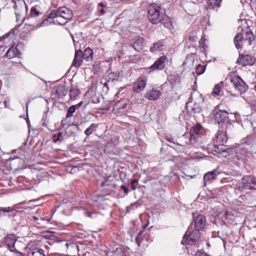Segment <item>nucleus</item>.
I'll use <instances>...</instances> for the list:
<instances>
[{
	"label": "nucleus",
	"mask_w": 256,
	"mask_h": 256,
	"mask_svg": "<svg viewBox=\"0 0 256 256\" xmlns=\"http://www.w3.org/2000/svg\"><path fill=\"white\" fill-rule=\"evenodd\" d=\"M190 94V98L186 104V108L188 112L194 115L201 112L202 108L200 104L203 102V98L202 95L196 90H193Z\"/></svg>",
	"instance_id": "1"
},
{
	"label": "nucleus",
	"mask_w": 256,
	"mask_h": 256,
	"mask_svg": "<svg viewBox=\"0 0 256 256\" xmlns=\"http://www.w3.org/2000/svg\"><path fill=\"white\" fill-rule=\"evenodd\" d=\"M255 38L250 29L248 26L242 29V32L237 34L234 38V43L238 49L243 44L251 45Z\"/></svg>",
	"instance_id": "2"
},
{
	"label": "nucleus",
	"mask_w": 256,
	"mask_h": 256,
	"mask_svg": "<svg viewBox=\"0 0 256 256\" xmlns=\"http://www.w3.org/2000/svg\"><path fill=\"white\" fill-rule=\"evenodd\" d=\"M214 117L216 122L218 126L223 130H230L234 128L232 123L230 121L228 114L226 110H214Z\"/></svg>",
	"instance_id": "3"
},
{
	"label": "nucleus",
	"mask_w": 256,
	"mask_h": 256,
	"mask_svg": "<svg viewBox=\"0 0 256 256\" xmlns=\"http://www.w3.org/2000/svg\"><path fill=\"white\" fill-rule=\"evenodd\" d=\"M255 186H256V179L253 176L250 175L243 176L242 180L236 184L238 190L240 192L254 190Z\"/></svg>",
	"instance_id": "4"
},
{
	"label": "nucleus",
	"mask_w": 256,
	"mask_h": 256,
	"mask_svg": "<svg viewBox=\"0 0 256 256\" xmlns=\"http://www.w3.org/2000/svg\"><path fill=\"white\" fill-rule=\"evenodd\" d=\"M203 129L200 125H196L193 127L190 134V138L186 142L188 144H194L201 141L200 136L202 133Z\"/></svg>",
	"instance_id": "5"
},
{
	"label": "nucleus",
	"mask_w": 256,
	"mask_h": 256,
	"mask_svg": "<svg viewBox=\"0 0 256 256\" xmlns=\"http://www.w3.org/2000/svg\"><path fill=\"white\" fill-rule=\"evenodd\" d=\"M200 233V230H194L190 232L186 238V234L183 237V239L181 242L182 244H186L190 246L195 245L199 241Z\"/></svg>",
	"instance_id": "6"
},
{
	"label": "nucleus",
	"mask_w": 256,
	"mask_h": 256,
	"mask_svg": "<svg viewBox=\"0 0 256 256\" xmlns=\"http://www.w3.org/2000/svg\"><path fill=\"white\" fill-rule=\"evenodd\" d=\"M230 82L236 90L240 92V94L245 92L248 90V86L237 75L232 76L230 78Z\"/></svg>",
	"instance_id": "7"
},
{
	"label": "nucleus",
	"mask_w": 256,
	"mask_h": 256,
	"mask_svg": "<svg viewBox=\"0 0 256 256\" xmlns=\"http://www.w3.org/2000/svg\"><path fill=\"white\" fill-rule=\"evenodd\" d=\"M148 82V78L142 76H140L132 84V90L136 93H140L145 88Z\"/></svg>",
	"instance_id": "8"
},
{
	"label": "nucleus",
	"mask_w": 256,
	"mask_h": 256,
	"mask_svg": "<svg viewBox=\"0 0 256 256\" xmlns=\"http://www.w3.org/2000/svg\"><path fill=\"white\" fill-rule=\"evenodd\" d=\"M148 12L150 16H164L165 10L156 4H150L148 8Z\"/></svg>",
	"instance_id": "9"
},
{
	"label": "nucleus",
	"mask_w": 256,
	"mask_h": 256,
	"mask_svg": "<svg viewBox=\"0 0 256 256\" xmlns=\"http://www.w3.org/2000/svg\"><path fill=\"white\" fill-rule=\"evenodd\" d=\"M256 61V58L248 54H240L239 57L237 60V62L243 66L253 65Z\"/></svg>",
	"instance_id": "10"
},
{
	"label": "nucleus",
	"mask_w": 256,
	"mask_h": 256,
	"mask_svg": "<svg viewBox=\"0 0 256 256\" xmlns=\"http://www.w3.org/2000/svg\"><path fill=\"white\" fill-rule=\"evenodd\" d=\"M193 220L196 230L200 231L204 228L206 225V220L205 216L203 214H200L196 217H194Z\"/></svg>",
	"instance_id": "11"
},
{
	"label": "nucleus",
	"mask_w": 256,
	"mask_h": 256,
	"mask_svg": "<svg viewBox=\"0 0 256 256\" xmlns=\"http://www.w3.org/2000/svg\"><path fill=\"white\" fill-rule=\"evenodd\" d=\"M166 61H168V58L166 56H160L152 66L148 68V69L150 70L149 73L155 70H162L164 67V64Z\"/></svg>",
	"instance_id": "12"
},
{
	"label": "nucleus",
	"mask_w": 256,
	"mask_h": 256,
	"mask_svg": "<svg viewBox=\"0 0 256 256\" xmlns=\"http://www.w3.org/2000/svg\"><path fill=\"white\" fill-rule=\"evenodd\" d=\"M62 14H65L68 16H70L72 15V12L70 9L66 6H64L59 8L56 12H55L54 10L52 11L46 16H52L53 14L54 16H62Z\"/></svg>",
	"instance_id": "13"
},
{
	"label": "nucleus",
	"mask_w": 256,
	"mask_h": 256,
	"mask_svg": "<svg viewBox=\"0 0 256 256\" xmlns=\"http://www.w3.org/2000/svg\"><path fill=\"white\" fill-rule=\"evenodd\" d=\"M164 40H160L153 44L152 46L150 48V51L152 53H156L162 51L165 48Z\"/></svg>",
	"instance_id": "14"
},
{
	"label": "nucleus",
	"mask_w": 256,
	"mask_h": 256,
	"mask_svg": "<svg viewBox=\"0 0 256 256\" xmlns=\"http://www.w3.org/2000/svg\"><path fill=\"white\" fill-rule=\"evenodd\" d=\"M21 54L20 50L18 48V46H12L7 50L5 56H6L11 59L15 57H20Z\"/></svg>",
	"instance_id": "15"
},
{
	"label": "nucleus",
	"mask_w": 256,
	"mask_h": 256,
	"mask_svg": "<svg viewBox=\"0 0 256 256\" xmlns=\"http://www.w3.org/2000/svg\"><path fill=\"white\" fill-rule=\"evenodd\" d=\"M15 10V14L16 16H20L22 14L19 12L20 10L27 11V7L25 2L23 0H18L14 2V6H13Z\"/></svg>",
	"instance_id": "16"
},
{
	"label": "nucleus",
	"mask_w": 256,
	"mask_h": 256,
	"mask_svg": "<svg viewBox=\"0 0 256 256\" xmlns=\"http://www.w3.org/2000/svg\"><path fill=\"white\" fill-rule=\"evenodd\" d=\"M127 104L126 100L122 99L118 101L113 107L112 111L116 114H119L122 110L126 108Z\"/></svg>",
	"instance_id": "17"
},
{
	"label": "nucleus",
	"mask_w": 256,
	"mask_h": 256,
	"mask_svg": "<svg viewBox=\"0 0 256 256\" xmlns=\"http://www.w3.org/2000/svg\"><path fill=\"white\" fill-rule=\"evenodd\" d=\"M27 256H46V254L42 248H30L28 251Z\"/></svg>",
	"instance_id": "18"
},
{
	"label": "nucleus",
	"mask_w": 256,
	"mask_h": 256,
	"mask_svg": "<svg viewBox=\"0 0 256 256\" xmlns=\"http://www.w3.org/2000/svg\"><path fill=\"white\" fill-rule=\"evenodd\" d=\"M83 59L82 52L80 50H76L72 66L77 68L80 67L82 64Z\"/></svg>",
	"instance_id": "19"
},
{
	"label": "nucleus",
	"mask_w": 256,
	"mask_h": 256,
	"mask_svg": "<svg viewBox=\"0 0 256 256\" xmlns=\"http://www.w3.org/2000/svg\"><path fill=\"white\" fill-rule=\"evenodd\" d=\"M249 154L250 153L247 151V148L244 147L236 152V157L239 160L244 162L247 160Z\"/></svg>",
	"instance_id": "20"
},
{
	"label": "nucleus",
	"mask_w": 256,
	"mask_h": 256,
	"mask_svg": "<svg viewBox=\"0 0 256 256\" xmlns=\"http://www.w3.org/2000/svg\"><path fill=\"white\" fill-rule=\"evenodd\" d=\"M161 92L159 90L153 88L146 92L145 97L149 100H154L158 98Z\"/></svg>",
	"instance_id": "21"
},
{
	"label": "nucleus",
	"mask_w": 256,
	"mask_h": 256,
	"mask_svg": "<svg viewBox=\"0 0 256 256\" xmlns=\"http://www.w3.org/2000/svg\"><path fill=\"white\" fill-rule=\"evenodd\" d=\"M216 142L220 144H224L228 140L226 131L218 130L216 138Z\"/></svg>",
	"instance_id": "22"
},
{
	"label": "nucleus",
	"mask_w": 256,
	"mask_h": 256,
	"mask_svg": "<svg viewBox=\"0 0 256 256\" xmlns=\"http://www.w3.org/2000/svg\"><path fill=\"white\" fill-rule=\"evenodd\" d=\"M222 0H206V2L210 9H212L216 11L220 6V4Z\"/></svg>",
	"instance_id": "23"
},
{
	"label": "nucleus",
	"mask_w": 256,
	"mask_h": 256,
	"mask_svg": "<svg viewBox=\"0 0 256 256\" xmlns=\"http://www.w3.org/2000/svg\"><path fill=\"white\" fill-rule=\"evenodd\" d=\"M14 210L11 207H0V218L6 216L10 218V216L12 217L14 215L13 214H10V212H12L14 211Z\"/></svg>",
	"instance_id": "24"
},
{
	"label": "nucleus",
	"mask_w": 256,
	"mask_h": 256,
	"mask_svg": "<svg viewBox=\"0 0 256 256\" xmlns=\"http://www.w3.org/2000/svg\"><path fill=\"white\" fill-rule=\"evenodd\" d=\"M219 172L216 169L213 170L212 172H207L204 174V184H206L207 181L214 179L216 176H217Z\"/></svg>",
	"instance_id": "25"
},
{
	"label": "nucleus",
	"mask_w": 256,
	"mask_h": 256,
	"mask_svg": "<svg viewBox=\"0 0 256 256\" xmlns=\"http://www.w3.org/2000/svg\"><path fill=\"white\" fill-rule=\"evenodd\" d=\"M83 58L87 62L92 60L93 58V51L90 48H87L82 52Z\"/></svg>",
	"instance_id": "26"
},
{
	"label": "nucleus",
	"mask_w": 256,
	"mask_h": 256,
	"mask_svg": "<svg viewBox=\"0 0 256 256\" xmlns=\"http://www.w3.org/2000/svg\"><path fill=\"white\" fill-rule=\"evenodd\" d=\"M144 42V39L142 38H140L136 40L132 44H131L130 46H132L135 50L139 52L142 48Z\"/></svg>",
	"instance_id": "27"
},
{
	"label": "nucleus",
	"mask_w": 256,
	"mask_h": 256,
	"mask_svg": "<svg viewBox=\"0 0 256 256\" xmlns=\"http://www.w3.org/2000/svg\"><path fill=\"white\" fill-rule=\"evenodd\" d=\"M168 78L169 82L172 84H178L181 80V76L178 74L170 75L168 77Z\"/></svg>",
	"instance_id": "28"
},
{
	"label": "nucleus",
	"mask_w": 256,
	"mask_h": 256,
	"mask_svg": "<svg viewBox=\"0 0 256 256\" xmlns=\"http://www.w3.org/2000/svg\"><path fill=\"white\" fill-rule=\"evenodd\" d=\"M76 109V106H74V105L72 106H70L68 108V109L67 110L66 118H65V119L64 120H62V124L64 125V122H66L68 118H70L72 116V114L75 112Z\"/></svg>",
	"instance_id": "29"
},
{
	"label": "nucleus",
	"mask_w": 256,
	"mask_h": 256,
	"mask_svg": "<svg viewBox=\"0 0 256 256\" xmlns=\"http://www.w3.org/2000/svg\"><path fill=\"white\" fill-rule=\"evenodd\" d=\"M56 18L57 17H47L46 18L42 20L41 22L40 26H44L52 24H56V20L54 18Z\"/></svg>",
	"instance_id": "30"
},
{
	"label": "nucleus",
	"mask_w": 256,
	"mask_h": 256,
	"mask_svg": "<svg viewBox=\"0 0 256 256\" xmlns=\"http://www.w3.org/2000/svg\"><path fill=\"white\" fill-rule=\"evenodd\" d=\"M98 124L92 123L84 131V134L87 136H90L98 127Z\"/></svg>",
	"instance_id": "31"
},
{
	"label": "nucleus",
	"mask_w": 256,
	"mask_h": 256,
	"mask_svg": "<svg viewBox=\"0 0 256 256\" xmlns=\"http://www.w3.org/2000/svg\"><path fill=\"white\" fill-rule=\"evenodd\" d=\"M224 86V83L222 82H220V83L215 85L213 88L212 92L216 96H219L220 92L221 91L222 88Z\"/></svg>",
	"instance_id": "32"
},
{
	"label": "nucleus",
	"mask_w": 256,
	"mask_h": 256,
	"mask_svg": "<svg viewBox=\"0 0 256 256\" xmlns=\"http://www.w3.org/2000/svg\"><path fill=\"white\" fill-rule=\"evenodd\" d=\"M80 93L79 90L76 88L72 87L70 90V96L72 100H75Z\"/></svg>",
	"instance_id": "33"
},
{
	"label": "nucleus",
	"mask_w": 256,
	"mask_h": 256,
	"mask_svg": "<svg viewBox=\"0 0 256 256\" xmlns=\"http://www.w3.org/2000/svg\"><path fill=\"white\" fill-rule=\"evenodd\" d=\"M40 7L38 6H32L30 9V16H38L43 13L39 10Z\"/></svg>",
	"instance_id": "34"
},
{
	"label": "nucleus",
	"mask_w": 256,
	"mask_h": 256,
	"mask_svg": "<svg viewBox=\"0 0 256 256\" xmlns=\"http://www.w3.org/2000/svg\"><path fill=\"white\" fill-rule=\"evenodd\" d=\"M206 41V39L205 38L204 36H202L199 42L200 50L202 52H203L204 54H206V51L208 47L205 43Z\"/></svg>",
	"instance_id": "35"
},
{
	"label": "nucleus",
	"mask_w": 256,
	"mask_h": 256,
	"mask_svg": "<svg viewBox=\"0 0 256 256\" xmlns=\"http://www.w3.org/2000/svg\"><path fill=\"white\" fill-rule=\"evenodd\" d=\"M108 82L118 80L120 77L119 73L117 72H110L108 74Z\"/></svg>",
	"instance_id": "36"
},
{
	"label": "nucleus",
	"mask_w": 256,
	"mask_h": 256,
	"mask_svg": "<svg viewBox=\"0 0 256 256\" xmlns=\"http://www.w3.org/2000/svg\"><path fill=\"white\" fill-rule=\"evenodd\" d=\"M206 64L201 65L199 64L197 66L196 68V72L198 75L202 74L206 70Z\"/></svg>",
	"instance_id": "37"
},
{
	"label": "nucleus",
	"mask_w": 256,
	"mask_h": 256,
	"mask_svg": "<svg viewBox=\"0 0 256 256\" xmlns=\"http://www.w3.org/2000/svg\"><path fill=\"white\" fill-rule=\"evenodd\" d=\"M64 140V136L60 132H58L53 136V141L54 142H56L58 141L62 142Z\"/></svg>",
	"instance_id": "38"
},
{
	"label": "nucleus",
	"mask_w": 256,
	"mask_h": 256,
	"mask_svg": "<svg viewBox=\"0 0 256 256\" xmlns=\"http://www.w3.org/2000/svg\"><path fill=\"white\" fill-rule=\"evenodd\" d=\"M17 24L16 27L20 26V25L26 20L28 19L30 17H16Z\"/></svg>",
	"instance_id": "39"
},
{
	"label": "nucleus",
	"mask_w": 256,
	"mask_h": 256,
	"mask_svg": "<svg viewBox=\"0 0 256 256\" xmlns=\"http://www.w3.org/2000/svg\"><path fill=\"white\" fill-rule=\"evenodd\" d=\"M225 148H226V146H224V144H220V146H214V148H215L214 150L216 152H218V153H220L221 152H226Z\"/></svg>",
	"instance_id": "40"
},
{
	"label": "nucleus",
	"mask_w": 256,
	"mask_h": 256,
	"mask_svg": "<svg viewBox=\"0 0 256 256\" xmlns=\"http://www.w3.org/2000/svg\"><path fill=\"white\" fill-rule=\"evenodd\" d=\"M150 21L152 24H157L158 22H161L162 19L161 17H148Z\"/></svg>",
	"instance_id": "41"
},
{
	"label": "nucleus",
	"mask_w": 256,
	"mask_h": 256,
	"mask_svg": "<svg viewBox=\"0 0 256 256\" xmlns=\"http://www.w3.org/2000/svg\"><path fill=\"white\" fill-rule=\"evenodd\" d=\"M105 5L102 3L100 2L98 4L97 9L98 12L101 14H104V7H105Z\"/></svg>",
	"instance_id": "42"
},
{
	"label": "nucleus",
	"mask_w": 256,
	"mask_h": 256,
	"mask_svg": "<svg viewBox=\"0 0 256 256\" xmlns=\"http://www.w3.org/2000/svg\"><path fill=\"white\" fill-rule=\"evenodd\" d=\"M17 152H18V154H20L19 156H17L16 158H13L12 160H22V162H24V158L22 157L21 156V154H20V152H22L21 149H19L18 150H13L12 152V153H16Z\"/></svg>",
	"instance_id": "43"
},
{
	"label": "nucleus",
	"mask_w": 256,
	"mask_h": 256,
	"mask_svg": "<svg viewBox=\"0 0 256 256\" xmlns=\"http://www.w3.org/2000/svg\"><path fill=\"white\" fill-rule=\"evenodd\" d=\"M224 216L222 217V219L224 220H226L227 219L228 220H232L234 218V215L228 212H226L224 214Z\"/></svg>",
	"instance_id": "44"
},
{
	"label": "nucleus",
	"mask_w": 256,
	"mask_h": 256,
	"mask_svg": "<svg viewBox=\"0 0 256 256\" xmlns=\"http://www.w3.org/2000/svg\"><path fill=\"white\" fill-rule=\"evenodd\" d=\"M138 184V180L136 179H134V180H132L131 182H130L131 187L133 190H135L136 189Z\"/></svg>",
	"instance_id": "45"
},
{
	"label": "nucleus",
	"mask_w": 256,
	"mask_h": 256,
	"mask_svg": "<svg viewBox=\"0 0 256 256\" xmlns=\"http://www.w3.org/2000/svg\"><path fill=\"white\" fill-rule=\"evenodd\" d=\"M67 171L70 172L71 174L75 172L76 170H78V168L76 166H69L67 168Z\"/></svg>",
	"instance_id": "46"
},
{
	"label": "nucleus",
	"mask_w": 256,
	"mask_h": 256,
	"mask_svg": "<svg viewBox=\"0 0 256 256\" xmlns=\"http://www.w3.org/2000/svg\"><path fill=\"white\" fill-rule=\"evenodd\" d=\"M251 109L256 111V100H253L250 102Z\"/></svg>",
	"instance_id": "47"
},
{
	"label": "nucleus",
	"mask_w": 256,
	"mask_h": 256,
	"mask_svg": "<svg viewBox=\"0 0 256 256\" xmlns=\"http://www.w3.org/2000/svg\"><path fill=\"white\" fill-rule=\"evenodd\" d=\"M137 208V204L136 202L132 204L130 206L126 207L127 212H129L130 210L134 209V207Z\"/></svg>",
	"instance_id": "48"
},
{
	"label": "nucleus",
	"mask_w": 256,
	"mask_h": 256,
	"mask_svg": "<svg viewBox=\"0 0 256 256\" xmlns=\"http://www.w3.org/2000/svg\"><path fill=\"white\" fill-rule=\"evenodd\" d=\"M10 98L8 97L6 98L4 102V104L6 108H9L10 105Z\"/></svg>",
	"instance_id": "49"
},
{
	"label": "nucleus",
	"mask_w": 256,
	"mask_h": 256,
	"mask_svg": "<svg viewBox=\"0 0 256 256\" xmlns=\"http://www.w3.org/2000/svg\"><path fill=\"white\" fill-rule=\"evenodd\" d=\"M195 256H210L204 252H200V251H198L195 254Z\"/></svg>",
	"instance_id": "50"
},
{
	"label": "nucleus",
	"mask_w": 256,
	"mask_h": 256,
	"mask_svg": "<svg viewBox=\"0 0 256 256\" xmlns=\"http://www.w3.org/2000/svg\"><path fill=\"white\" fill-rule=\"evenodd\" d=\"M142 232H140L138 234V236L136 238V242L138 244V246H140V235L142 234Z\"/></svg>",
	"instance_id": "51"
},
{
	"label": "nucleus",
	"mask_w": 256,
	"mask_h": 256,
	"mask_svg": "<svg viewBox=\"0 0 256 256\" xmlns=\"http://www.w3.org/2000/svg\"><path fill=\"white\" fill-rule=\"evenodd\" d=\"M15 31H16V30H12L10 32L6 34L4 36L5 38H8V36H10L11 34H12L13 35H14L15 34H14Z\"/></svg>",
	"instance_id": "52"
},
{
	"label": "nucleus",
	"mask_w": 256,
	"mask_h": 256,
	"mask_svg": "<svg viewBox=\"0 0 256 256\" xmlns=\"http://www.w3.org/2000/svg\"><path fill=\"white\" fill-rule=\"evenodd\" d=\"M121 188L123 190V191L124 192V193L128 194V188L126 186L122 185L121 186Z\"/></svg>",
	"instance_id": "53"
},
{
	"label": "nucleus",
	"mask_w": 256,
	"mask_h": 256,
	"mask_svg": "<svg viewBox=\"0 0 256 256\" xmlns=\"http://www.w3.org/2000/svg\"><path fill=\"white\" fill-rule=\"evenodd\" d=\"M62 18H64V22H60L56 20V22L58 24L62 25L63 24H65L66 22V20H68L69 18H67L66 17H62Z\"/></svg>",
	"instance_id": "54"
},
{
	"label": "nucleus",
	"mask_w": 256,
	"mask_h": 256,
	"mask_svg": "<svg viewBox=\"0 0 256 256\" xmlns=\"http://www.w3.org/2000/svg\"><path fill=\"white\" fill-rule=\"evenodd\" d=\"M62 245L64 246L66 248L68 247V246L70 244H68V242H66V241H62L60 242Z\"/></svg>",
	"instance_id": "55"
},
{
	"label": "nucleus",
	"mask_w": 256,
	"mask_h": 256,
	"mask_svg": "<svg viewBox=\"0 0 256 256\" xmlns=\"http://www.w3.org/2000/svg\"><path fill=\"white\" fill-rule=\"evenodd\" d=\"M255 243H256V238H254L250 240V244L252 246H253L254 248L255 247Z\"/></svg>",
	"instance_id": "56"
},
{
	"label": "nucleus",
	"mask_w": 256,
	"mask_h": 256,
	"mask_svg": "<svg viewBox=\"0 0 256 256\" xmlns=\"http://www.w3.org/2000/svg\"><path fill=\"white\" fill-rule=\"evenodd\" d=\"M110 184L109 183H108V182L107 180H106L104 182H102L101 184V186H108Z\"/></svg>",
	"instance_id": "57"
},
{
	"label": "nucleus",
	"mask_w": 256,
	"mask_h": 256,
	"mask_svg": "<svg viewBox=\"0 0 256 256\" xmlns=\"http://www.w3.org/2000/svg\"><path fill=\"white\" fill-rule=\"evenodd\" d=\"M188 39L190 41L196 40V37L195 36H189Z\"/></svg>",
	"instance_id": "58"
},
{
	"label": "nucleus",
	"mask_w": 256,
	"mask_h": 256,
	"mask_svg": "<svg viewBox=\"0 0 256 256\" xmlns=\"http://www.w3.org/2000/svg\"><path fill=\"white\" fill-rule=\"evenodd\" d=\"M172 26V22H168L167 24H164V26L166 27V28H170V26Z\"/></svg>",
	"instance_id": "59"
},
{
	"label": "nucleus",
	"mask_w": 256,
	"mask_h": 256,
	"mask_svg": "<svg viewBox=\"0 0 256 256\" xmlns=\"http://www.w3.org/2000/svg\"><path fill=\"white\" fill-rule=\"evenodd\" d=\"M82 102H80L78 104L75 105L76 108H79L80 107L82 106Z\"/></svg>",
	"instance_id": "60"
},
{
	"label": "nucleus",
	"mask_w": 256,
	"mask_h": 256,
	"mask_svg": "<svg viewBox=\"0 0 256 256\" xmlns=\"http://www.w3.org/2000/svg\"><path fill=\"white\" fill-rule=\"evenodd\" d=\"M93 213L92 212H88L87 214H86V215L88 216V217H90V218H92V215H93Z\"/></svg>",
	"instance_id": "61"
},
{
	"label": "nucleus",
	"mask_w": 256,
	"mask_h": 256,
	"mask_svg": "<svg viewBox=\"0 0 256 256\" xmlns=\"http://www.w3.org/2000/svg\"><path fill=\"white\" fill-rule=\"evenodd\" d=\"M44 248L46 250H48L49 248L48 246H47V245H44Z\"/></svg>",
	"instance_id": "62"
},
{
	"label": "nucleus",
	"mask_w": 256,
	"mask_h": 256,
	"mask_svg": "<svg viewBox=\"0 0 256 256\" xmlns=\"http://www.w3.org/2000/svg\"><path fill=\"white\" fill-rule=\"evenodd\" d=\"M73 42H74V46H76V40L74 39L73 36H72Z\"/></svg>",
	"instance_id": "63"
},
{
	"label": "nucleus",
	"mask_w": 256,
	"mask_h": 256,
	"mask_svg": "<svg viewBox=\"0 0 256 256\" xmlns=\"http://www.w3.org/2000/svg\"><path fill=\"white\" fill-rule=\"evenodd\" d=\"M254 88L255 90L256 91V85L254 86Z\"/></svg>",
	"instance_id": "64"
}]
</instances>
